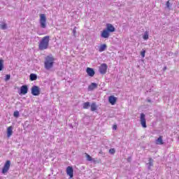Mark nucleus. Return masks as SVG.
Returning a JSON list of instances; mask_svg holds the SVG:
<instances>
[{
  "instance_id": "f257e3e1",
  "label": "nucleus",
  "mask_w": 179,
  "mask_h": 179,
  "mask_svg": "<svg viewBox=\"0 0 179 179\" xmlns=\"http://www.w3.org/2000/svg\"><path fill=\"white\" fill-rule=\"evenodd\" d=\"M49 45L50 36H45L42 38L41 41H40L38 45V49L41 50V51H44V50H47V48H48Z\"/></svg>"
},
{
  "instance_id": "f03ea898",
  "label": "nucleus",
  "mask_w": 179,
  "mask_h": 179,
  "mask_svg": "<svg viewBox=\"0 0 179 179\" xmlns=\"http://www.w3.org/2000/svg\"><path fill=\"white\" fill-rule=\"evenodd\" d=\"M55 61V59L52 56H47L45 58L44 62V67L47 69V71H50V69H52V68L54 66V62Z\"/></svg>"
},
{
  "instance_id": "7ed1b4c3",
  "label": "nucleus",
  "mask_w": 179,
  "mask_h": 179,
  "mask_svg": "<svg viewBox=\"0 0 179 179\" xmlns=\"http://www.w3.org/2000/svg\"><path fill=\"white\" fill-rule=\"evenodd\" d=\"M39 22L41 29H45V27H47V17H45V14L40 15Z\"/></svg>"
},
{
  "instance_id": "20e7f679",
  "label": "nucleus",
  "mask_w": 179,
  "mask_h": 179,
  "mask_svg": "<svg viewBox=\"0 0 179 179\" xmlns=\"http://www.w3.org/2000/svg\"><path fill=\"white\" fill-rule=\"evenodd\" d=\"M41 90L38 87V86L34 85L31 89V93L33 96H38Z\"/></svg>"
},
{
  "instance_id": "39448f33",
  "label": "nucleus",
  "mask_w": 179,
  "mask_h": 179,
  "mask_svg": "<svg viewBox=\"0 0 179 179\" xmlns=\"http://www.w3.org/2000/svg\"><path fill=\"white\" fill-rule=\"evenodd\" d=\"M108 69V66H107V64H102L99 66V72L101 73V75H105V73H107V69Z\"/></svg>"
},
{
  "instance_id": "423d86ee",
  "label": "nucleus",
  "mask_w": 179,
  "mask_h": 179,
  "mask_svg": "<svg viewBox=\"0 0 179 179\" xmlns=\"http://www.w3.org/2000/svg\"><path fill=\"white\" fill-rule=\"evenodd\" d=\"M9 169H10V162L7 160L4 164V166L3 167L2 173L6 174V172L9 171Z\"/></svg>"
},
{
  "instance_id": "0eeeda50",
  "label": "nucleus",
  "mask_w": 179,
  "mask_h": 179,
  "mask_svg": "<svg viewBox=\"0 0 179 179\" xmlns=\"http://www.w3.org/2000/svg\"><path fill=\"white\" fill-rule=\"evenodd\" d=\"M66 174L69 176L70 178H73V168L72 166H67Z\"/></svg>"
},
{
  "instance_id": "6e6552de",
  "label": "nucleus",
  "mask_w": 179,
  "mask_h": 179,
  "mask_svg": "<svg viewBox=\"0 0 179 179\" xmlns=\"http://www.w3.org/2000/svg\"><path fill=\"white\" fill-rule=\"evenodd\" d=\"M141 124L143 127V128H146V118H145V116L143 113H141Z\"/></svg>"
},
{
  "instance_id": "1a4fd4ad",
  "label": "nucleus",
  "mask_w": 179,
  "mask_h": 179,
  "mask_svg": "<svg viewBox=\"0 0 179 179\" xmlns=\"http://www.w3.org/2000/svg\"><path fill=\"white\" fill-rule=\"evenodd\" d=\"M106 31L109 33H114L115 28L111 24H106Z\"/></svg>"
},
{
  "instance_id": "9d476101",
  "label": "nucleus",
  "mask_w": 179,
  "mask_h": 179,
  "mask_svg": "<svg viewBox=\"0 0 179 179\" xmlns=\"http://www.w3.org/2000/svg\"><path fill=\"white\" fill-rule=\"evenodd\" d=\"M108 101L112 106H114V104L117 103V97L114 96L113 95H111L108 97Z\"/></svg>"
},
{
  "instance_id": "9b49d317",
  "label": "nucleus",
  "mask_w": 179,
  "mask_h": 179,
  "mask_svg": "<svg viewBox=\"0 0 179 179\" xmlns=\"http://www.w3.org/2000/svg\"><path fill=\"white\" fill-rule=\"evenodd\" d=\"M27 92H29V88L27 87V85H22L20 87L21 94H27Z\"/></svg>"
},
{
  "instance_id": "f8f14e48",
  "label": "nucleus",
  "mask_w": 179,
  "mask_h": 179,
  "mask_svg": "<svg viewBox=\"0 0 179 179\" xmlns=\"http://www.w3.org/2000/svg\"><path fill=\"white\" fill-rule=\"evenodd\" d=\"M101 37L103 38H108V37H110V32L106 29H104L101 34Z\"/></svg>"
},
{
  "instance_id": "ddd939ff",
  "label": "nucleus",
  "mask_w": 179,
  "mask_h": 179,
  "mask_svg": "<svg viewBox=\"0 0 179 179\" xmlns=\"http://www.w3.org/2000/svg\"><path fill=\"white\" fill-rule=\"evenodd\" d=\"M86 72L88 75V76H91L92 78V76H94V70L90 67L87 68Z\"/></svg>"
},
{
  "instance_id": "4468645a",
  "label": "nucleus",
  "mask_w": 179,
  "mask_h": 179,
  "mask_svg": "<svg viewBox=\"0 0 179 179\" xmlns=\"http://www.w3.org/2000/svg\"><path fill=\"white\" fill-rule=\"evenodd\" d=\"M12 129H13V127H12V126H10L7 128V136L8 138H10V136H12V134H13V131Z\"/></svg>"
},
{
  "instance_id": "2eb2a0df",
  "label": "nucleus",
  "mask_w": 179,
  "mask_h": 179,
  "mask_svg": "<svg viewBox=\"0 0 179 179\" xmlns=\"http://www.w3.org/2000/svg\"><path fill=\"white\" fill-rule=\"evenodd\" d=\"M156 145H164V142L163 141V136H159L155 141Z\"/></svg>"
},
{
  "instance_id": "dca6fc26",
  "label": "nucleus",
  "mask_w": 179,
  "mask_h": 179,
  "mask_svg": "<svg viewBox=\"0 0 179 179\" xmlns=\"http://www.w3.org/2000/svg\"><path fill=\"white\" fill-rule=\"evenodd\" d=\"M94 89H97V84L95 83H91L90 85L88 86V90L90 92H92Z\"/></svg>"
},
{
  "instance_id": "f3484780",
  "label": "nucleus",
  "mask_w": 179,
  "mask_h": 179,
  "mask_svg": "<svg viewBox=\"0 0 179 179\" xmlns=\"http://www.w3.org/2000/svg\"><path fill=\"white\" fill-rule=\"evenodd\" d=\"M106 48H107V45L106 44L101 45L99 48V52H103V51H106Z\"/></svg>"
},
{
  "instance_id": "a211bd4d",
  "label": "nucleus",
  "mask_w": 179,
  "mask_h": 179,
  "mask_svg": "<svg viewBox=\"0 0 179 179\" xmlns=\"http://www.w3.org/2000/svg\"><path fill=\"white\" fill-rule=\"evenodd\" d=\"M7 27H8V25H6V23L5 22L0 23V29H1V30H6Z\"/></svg>"
},
{
  "instance_id": "6ab92c4d",
  "label": "nucleus",
  "mask_w": 179,
  "mask_h": 179,
  "mask_svg": "<svg viewBox=\"0 0 179 179\" xmlns=\"http://www.w3.org/2000/svg\"><path fill=\"white\" fill-rule=\"evenodd\" d=\"M30 80H37V75L34 73H31L29 76Z\"/></svg>"
},
{
  "instance_id": "aec40b11",
  "label": "nucleus",
  "mask_w": 179,
  "mask_h": 179,
  "mask_svg": "<svg viewBox=\"0 0 179 179\" xmlns=\"http://www.w3.org/2000/svg\"><path fill=\"white\" fill-rule=\"evenodd\" d=\"M97 110V106L96 103H92L91 104V111H96Z\"/></svg>"
},
{
  "instance_id": "412c9836",
  "label": "nucleus",
  "mask_w": 179,
  "mask_h": 179,
  "mask_svg": "<svg viewBox=\"0 0 179 179\" xmlns=\"http://www.w3.org/2000/svg\"><path fill=\"white\" fill-rule=\"evenodd\" d=\"M143 40H149V32L148 31H145L144 33V35L143 36Z\"/></svg>"
},
{
  "instance_id": "4be33fe9",
  "label": "nucleus",
  "mask_w": 179,
  "mask_h": 179,
  "mask_svg": "<svg viewBox=\"0 0 179 179\" xmlns=\"http://www.w3.org/2000/svg\"><path fill=\"white\" fill-rule=\"evenodd\" d=\"M89 107H90V103L85 102V103H83V108L85 110H87V108H89Z\"/></svg>"
},
{
  "instance_id": "5701e85b",
  "label": "nucleus",
  "mask_w": 179,
  "mask_h": 179,
  "mask_svg": "<svg viewBox=\"0 0 179 179\" xmlns=\"http://www.w3.org/2000/svg\"><path fill=\"white\" fill-rule=\"evenodd\" d=\"M85 157H86L87 160L88 162H92V161H93V158H92V157H91L89 154H87V153L85 152Z\"/></svg>"
},
{
  "instance_id": "b1692460",
  "label": "nucleus",
  "mask_w": 179,
  "mask_h": 179,
  "mask_svg": "<svg viewBox=\"0 0 179 179\" xmlns=\"http://www.w3.org/2000/svg\"><path fill=\"white\" fill-rule=\"evenodd\" d=\"M3 71V59H0V71Z\"/></svg>"
},
{
  "instance_id": "393cba45",
  "label": "nucleus",
  "mask_w": 179,
  "mask_h": 179,
  "mask_svg": "<svg viewBox=\"0 0 179 179\" xmlns=\"http://www.w3.org/2000/svg\"><path fill=\"white\" fill-rule=\"evenodd\" d=\"M10 79V74L6 75V78H5L4 80H5L6 82H8V80H9Z\"/></svg>"
},
{
  "instance_id": "a878e982",
  "label": "nucleus",
  "mask_w": 179,
  "mask_h": 179,
  "mask_svg": "<svg viewBox=\"0 0 179 179\" xmlns=\"http://www.w3.org/2000/svg\"><path fill=\"white\" fill-rule=\"evenodd\" d=\"M13 115H14V117H15V118L19 117V111H17V110L15 111L13 113Z\"/></svg>"
},
{
  "instance_id": "bb28decb",
  "label": "nucleus",
  "mask_w": 179,
  "mask_h": 179,
  "mask_svg": "<svg viewBox=\"0 0 179 179\" xmlns=\"http://www.w3.org/2000/svg\"><path fill=\"white\" fill-rule=\"evenodd\" d=\"M109 153H110V155H114V153H115V149H114V148L110 149Z\"/></svg>"
},
{
  "instance_id": "cd10ccee",
  "label": "nucleus",
  "mask_w": 179,
  "mask_h": 179,
  "mask_svg": "<svg viewBox=\"0 0 179 179\" xmlns=\"http://www.w3.org/2000/svg\"><path fill=\"white\" fill-rule=\"evenodd\" d=\"M145 54H146V50H143L141 52V55L142 58H145Z\"/></svg>"
},
{
  "instance_id": "c85d7f7f",
  "label": "nucleus",
  "mask_w": 179,
  "mask_h": 179,
  "mask_svg": "<svg viewBox=\"0 0 179 179\" xmlns=\"http://www.w3.org/2000/svg\"><path fill=\"white\" fill-rule=\"evenodd\" d=\"M73 36H74V37H76V27L73 28Z\"/></svg>"
},
{
  "instance_id": "c756f323",
  "label": "nucleus",
  "mask_w": 179,
  "mask_h": 179,
  "mask_svg": "<svg viewBox=\"0 0 179 179\" xmlns=\"http://www.w3.org/2000/svg\"><path fill=\"white\" fill-rule=\"evenodd\" d=\"M149 165L153 166V161L152 160V159H150Z\"/></svg>"
},
{
  "instance_id": "7c9ffc66",
  "label": "nucleus",
  "mask_w": 179,
  "mask_h": 179,
  "mask_svg": "<svg viewBox=\"0 0 179 179\" xmlns=\"http://www.w3.org/2000/svg\"><path fill=\"white\" fill-rule=\"evenodd\" d=\"M166 6L167 8H170V1L166 2Z\"/></svg>"
},
{
  "instance_id": "2f4dec72",
  "label": "nucleus",
  "mask_w": 179,
  "mask_h": 179,
  "mask_svg": "<svg viewBox=\"0 0 179 179\" xmlns=\"http://www.w3.org/2000/svg\"><path fill=\"white\" fill-rule=\"evenodd\" d=\"M113 129H115V130L117 129V125H116V124H114V125L113 126Z\"/></svg>"
}]
</instances>
